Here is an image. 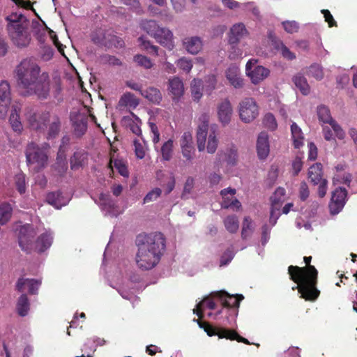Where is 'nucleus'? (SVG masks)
Wrapping results in <instances>:
<instances>
[{
	"mask_svg": "<svg viewBox=\"0 0 357 357\" xmlns=\"http://www.w3.org/2000/svg\"><path fill=\"white\" fill-rule=\"evenodd\" d=\"M199 326L203 328L208 336L218 335L219 338H226L230 340H236L245 344H251L248 340L241 336L234 330L214 327L208 322L199 321Z\"/></svg>",
	"mask_w": 357,
	"mask_h": 357,
	"instance_id": "obj_8",
	"label": "nucleus"
},
{
	"mask_svg": "<svg viewBox=\"0 0 357 357\" xmlns=\"http://www.w3.org/2000/svg\"><path fill=\"white\" fill-rule=\"evenodd\" d=\"M284 30L289 33H294L298 31V24L295 21H286L282 22Z\"/></svg>",
	"mask_w": 357,
	"mask_h": 357,
	"instance_id": "obj_54",
	"label": "nucleus"
},
{
	"mask_svg": "<svg viewBox=\"0 0 357 357\" xmlns=\"http://www.w3.org/2000/svg\"><path fill=\"white\" fill-rule=\"evenodd\" d=\"M291 131L294 146L295 148H299L303 145V136L302 130L296 123H293L291 126Z\"/></svg>",
	"mask_w": 357,
	"mask_h": 357,
	"instance_id": "obj_35",
	"label": "nucleus"
},
{
	"mask_svg": "<svg viewBox=\"0 0 357 357\" xmlns=\"http://www.w3.org/2000/svg\"><path fill=\"white\" fill-rule=\"evenodd\" d=\"M13 208L8 202L0 203V225H5L12 217Z\"/></svg>",
	"mask_w": 357,
	"mask_h": 357,
	"instance_id": "obj_31",
	"label": "nucleus"
},
{
	"mask_svg": "<svg viewBox=\"0 0 357 357\" xmlns=\"http://www.w3.org/2000/svg\"><path fill=\"white\" fill-rule=\"evenodd\" d=\"M330 125L335 132L337 138L342 139L344 137L345 134L341 126L335 121H332Z\"/></svg>",
	"mask_w": 357,
	"mask_h": 357,
	"instance_id": "obj_62",
	"label": "nucleus"
},
{
	"mask_svg": "<svg viewBox=\"0 0 357 357\" xmlns=\"http://www.w3.org/2000/svg\"><path fill=\"white\" fill-rule=\"evenodd\" d=\"M141 96L154 104H159L162 98L159 89L155 87H149L141 91Z\"/></svg>",
	"mask_w": 357,
	"mask_h": 357,
	"instance_id": "obj_25",
	"label": "nucleus"
},
{
	"mask_svg": "<svg viewBox=\"0 0 357 357\" xmlns=\"http://www.w3.org/2000/svg\"><path fill=\"white\" fill-rule=\"evenodd\" d=\"M133 60L139 66L145 69H150L153 66L151 60L144 55L137 54L134 56Z\"/></svg>",
	"mask_w": 357,
	"mask_h": 357,
	"instance_id": "obj_40",
	"label": "nucleus"
},
{
	"mask_svg": "<svg viewBox=\"0 0 357 357\" xmlns=\"http://www.w3.org/2000/svg\"><path fill=\"white\" fill-rule=\"evenodd\" d=\"M169 91L174 98L181 97L184 91L183 83L181 79L174 77L169 80Z\"/></svg>",
	"mask_w": 357,
	"mask_h": 357,
	"instance_id": "obj_27",
	"label": "nucleus"
},
{
	"mask_svg": "<svg viewBox=\"0 0 357 357\" xmlns=\"http://www.w3.org/2000/svg\"><path fill=\"white\" fill-rule=\"evenodd\" d=\"M138 40L140 43L142 49L147 51L149 53H153L155 56L158 54V47L152 45L149 40H145L143 36L139 37Z\"/></svg>",
	"mask_w": 357,
	"mask_h": 357,
	"instance_id": "obj_39",
	"label": "nucleus"
},
{
	"mask_svg": "<svg viewBox=\"0 0 357 357\" xmlns=\"http://www.w3.org/2000/svg\"><path fill=\"white\" fill-rule=\"evenodd\" d=\"M11 103L10 86L7 81L0 82V114H6Z\"/></svg>",
	"mask_w": 357,
	"mask_h": 357,
	"instance_id": "obj_17",
	"label": "nucleus"
},
{
	"mask_svg": "<svg viewBox=\"0 0 357 357\" xmlns=\"http://www.w3.org/2000/svg\"><path fill=\"white\" fill-rule=\"evenodd\" d=\"M293 82L302 94L307 95L310 93V87L306 78L303 75L297 74L293 77Z\"/></svg>",
	"mask_w": 357,
	"mask_h": 357,
	"instance_id": "obj_32",
	"label": "nucleus"
},
{
	"mask_svg": "<svg viewBox=\"0 0 357 357\" xmlns=\"http://www.w3.org/2000/svg\"><path fill=\"white\" fill-rule=\"evenodd\" d=\"M228 56L231 60H236L242 58L243 51L238 47V44H229Z\"/></svg>",
	"mask_w": 357,
	"mask_h": 357,
	"instance_id": "obj_43",
	"label": "nucleus"
},
{
	"mask_svg": "<svg viewBox=\"0 0 357 357\" xmlns=\"http://www.w3.org/2000/svg\"><path fill=\"white\" fill-rule=\"evenodd\" d=\"M182 155L187 160H192L195 153L193 146H183L181 147Z\"/></svg>",
	"mask_w": 357,
	"mask_h": 357,
	"instance_id": "obj_57",
	"label": "nucleus"
},
{
	"mask_svg": "<svg viewBox=\"0 0 357 357\" xmlns=\"http://www.w3.org/2000/svg\"><path fill=\"white\" fill-rule=\"evenodd\" d=\"M102 60L105 63H107L112 66H121V61L120 59L116 58L115 56H112L109 54L104 55L102 57Z\"/></svg>",
	"mask_w": 357,
	"mask_h": 357,
	"instance_id": "obj_58",
	"label": "nucleus"
},
{
	"mask_svg": "<svg viewBox=\"0 0 357 357\" xmlns=\"http://www.w3.org/2000/svg\"><path fill=\"white\" fill-rule=\"evenodd\" d=\"M239 116L245 123H250L255 119L259 115V108L252 98H245L238 106Z\"/></svg>",
	"mask_w": 357,
	"mask_h": 357,
	"instance_id": "obj_12",
	"label": "nucleus"
},
{
	"mask_svg": "<svg viewBox=\"0 0 357 357\" xmlns=\"http://www.w3.org/2000/svg\"><path fill=\"white\" fill-rule=\"evenodd\" d=\"M213 296L218 298L224 307L228 308H238L241 301L244 298L242 294L229 295L224 291H216Z\"/></svg>",
	"mask_w": 357,
	"mask_h": 357,
	"instance_id": "obj_15",
	"label": "nucleus"
},
{
	"mask_svg": "<svg viewBox=\"0 0 357 357\" xmlns=\"http://www.w3.org/2000/svg\"><path fill=\"white\" fill-rule=\"evenodd\" d=\"M310 195V190L306 182L303 181L301 183L299 188V198L301 201H305Z\"/></svg>",
	"mask_w": 357,
	"mask_h": 357,
	"instance_id": "obj_55",
	"label": "nucleus"
},
{
	"mask_svg": "<svg viewBox=\"0 0 357 357\" xmlns=\"http://www.w3.org/2000/svg\"><path fill=\"white\" fill-rule=\"evenodd\" d=\"M24 118L30 130L38 132L47 130V139L55 138L61 130V119L55 113L38 110L31 105H26L24 108Z\"/></svg>",
	"mask_w": 357,
	"mask_h": 357,
	"instance_id": "obj_3",
	"label": "nucleus"
},
{
	"mask_svg": "<svg viewBox=\"0 0 357 357\" xmlns=\"http://www.w3.org/2000/svg\"><path fill=\"white\" fill-rule=\"evenodd\" d=\"M218 140L217 139L215 132L213 130H211L210 133L208 134V142H207V151L209 153H213L215 152L217 147H218Z\"/></svg>",
	"mask_w": 357,
	"mask_h": 357,
	"instance_id": "obj_38",
	"label": "nucleus"
},
{
	"mask_svg": "<svg viewBox=\"0 0 357 357\" xmlns=\"http://www.w3.org/2000/svg\"><path fill=\"white\" fill-rule=\"evenodd\" d=\"M256 62L257 61L253 62L252 60H249L245 66L246 74L255 84L263 81L270 73L269 70L262 66H256L252 68V65L255 64Z\"/></svg>",
	"mask_w": 357,
	"mask_h": 357,
	"instance_id": "obj_13",
	"label": "nucleus"
},
{
	"mask_svg": "<svg viewBox=\"0 0 357 357\" xmlns=\"http://www.w3.org/2000/svg\"><path fill=\"white\" fill-rule=\"evenodd\" d=\"M41 284V281L34 278H30L28 284V291L31 295L38 294V289Z\"/></svg>",
	"mask_w": 357,
	"mask_h": 357,
	"instance_id": "obj_49",
	"label": "nucleus"
},
{
	"mask_svg": "<svg viewBox=\"0 0 357 357\" xmlns=\"http://www.w3.org/2000/svg\"><path fill=\"white\" fill-rule=\"evenodd\" d=\"M317 116L319 120L324 123L331 124L334 121L331 115L330 109L324 105L317 107Z\"/></svg>",
	"mask_w": 357,
	"mask_h": 357,
	"instance_id": "obj_36",
	"label": "nucleus"
},
{
	"mask_svg": "<svg viewBox=\"0 0 357 357\" xmlns=\"http://www.w3.org/2000/svg\"><path fill=\"white\" fill-rule=\"evenodd\" d=\"M347 197V190L342 187L336 188L332 194V197L329 204L331 213L336 215L343 208Z\"/></svg>",
	"mask_w": 357,
	"mask_h": 357,
	"instance_id": "obj_14",
	"label": "nucleus"
},
{
	"mask_svg": "<svg viewBox=\"0 0 357 357\" xmlns=\"http://www.w3.org/2000/svg\"><path fill=\"white\" fill-rule=\"evenodd\" d=\"M268 38L271 42V45L277 51H279L281 49V47L284 45L282 40H280L275 36L273 31L268 32Z\"/></svg>",
	"mask_w": 357,
	"mask_h": 357,
	"instance_id": "obj_51",
	"label": "nucleus"
},
{
	"mask_svg": "<svg viewBox=\"0 0 357 357\" xmlns=\"http://www.w3.org/2000/svg\"><path fill=\"white\" fill-rule=\"evenodd\" d=\"M307 178L313 185H319L317 189L318 196L320 198L325 197L328 190V181L324 178L323 166L320 162L313 164L307 172Z\"/></svg>",
	"mask_w": 357,
	"mask_h": 357,
	"instance_id": "obj_10",
	"label": "nucleus"
},
{
	"mask_svg": "<svg viewBox=\"0 0 357 357\" xmlns=\"http://www.w3.org/2000/svg\"><path fill=\"white\" fill-rule=\"evenodd\" d=\"M52 236L50 233L45 232L36 239L33 249L39 252H43L48 249L52 243Z\"/></svg>",
	"mask_w": 357,
	"mask_h": 357,
	"instance_id": "obj_23",
	"label": "nucleus"
},
{
	"mask_svg": "<svg viewBox=\"0 0 357 357\" xmlns=\"http://www.w3.org/2000/svg\"><path fill=\"white\" fill-rule=\"evenodd\" d=\"M139 103V102L138 99L135 98L134 94L130 92H126L120 98L118 106L119 107H129L131 108H135Z\"/></svg>",
	"mask_w": 357,
	"mask_h": 357,
	"instance_id": "obj_29",
	"label": "nucleus"
},
{
	"mask_svg": "<svg viewBox=\"0 0 357 357\" xmlns=\"http://www.w3.org/2000/svg\"><path fill=\"white\" fill-rule=\"evenodd\" d=\"M236 190L234 188H225L220 191L222 198L221 206L223 208H231L232 209L238 210L241 207V202L234 197Z\"/></svg>",
	"mask_w": 357,
	"mask_h": 357,
	"instance_id": "obj_16",
	"label": "nucleus"
},
{
	"mask_svg": "<svg viewBox=\"0 0 357 357\" xmlns=\"http://www.w3.org/2000/svg\"><path fill=\"white\" fill-rule=\"evenodd\" d=\"M22 18L23 15L17 13H12L6 17L8 35L14 45L20 48L28 46L31 40L30 34L22 23Z\"/></svg>",
	"mask_w": 357,
	"mask_h": 357,
	"instance_id": "obj_5",
	"label": "nucleus"
},
{
	"mask_svg": "<svg viewBox=\"0 0 357 357\" xmlns=\"http://www.w3.org/2000/svg\"><path fill=\"white\" fill-rule=\"evenodd\" d=\"M225 74L227 79L235 89H241L243 87V79L241 77L240 69L237 66H229L227 69Z\"/></svg>",
	"mask_w": 357,
	"mask_h": 357,
	"instance_id": "obj_20",
	"label": "nucleus"
},
{
	"mask_svg": "<svg viewBox=\"0 0 357 357\" xmlns=\"http://www.w3.org/2000/svg\"><path fill=\"white\" fill-rule=\"evenodd\" d=\"M321 13L324 14L325 21L328 22L329 27L337 26L335 20L328 10H322Z\"/></svg>",
	"mask_w": 357,
	"mask_h": 357,
	"instance_id": "obj_64",
	"label": "nucleus"
},
{
	"mask_svg": "<svg viewBox=\"0 0 357 357\" xmlns=\"http://www.w3.org/2000/svg\"><path fill=\"white\" fill-rule=\"evenodd\" d=\"M252 231V220L250 217H245L243 222V227L241 231V236L246 238L247 236Z\"/></svg>",
	"mask_w": 357,
	"mask_h": 357,
	"instance_id": "obj_44",
	"label": "nucleus"
},
{
	"mask_svg": "<svg viewBox=\"0 0 357 357\" xmlns=\"http://www.w3.org/2000/svg\"><path fill=\"white\" fill-rule=\"evenodd\" d=\"M184 45L186 50L192 54H197L202 47V43L199 37H191L185 39Z\"/></svg>",
	"mask_w": 357,
	"mask_h": 357,
	"instance_id": "obj_26",
	"label": "nucleus"
},
{
	"mask_svg": "<svg viewBox=\"0 0 357 357\" xmlns=\"http://www.w3.org/2000/svg\"><path fill=\"white\" fill-rule=\"evenodd\" d=\"M62 198V192L60 190H58L47 193L46 196V201L49 204L59 209L63 205L61 202Z\"/></svg>",
	"mask_w": 357,
	"mask_h": 357,
	"instance_id": "obj_33",
	"label": "nucleus"
},
{
	"mask_svg": "<svg viewBox=\"0 0 357 357\" xmlns=\"http://www.w3.org/2000/svg\"><path fill=\"white\" fill-rule=\"evenodd\" d=\"M15 78L20 87L26 90V96H36L39 100H47L50 93L51 80L46 71L31 58H26L16 66Z\"/></svg>",
	"mask_w": 357,
	"mask_h": 357,
	"instance_id": "obj_1",
	"label": "nucleus"
},
{
	"mask_svg": "<svg viewBox=\"0 0 357 357\" xmlns=\"http://www.w3.org/2000/svg\"><path fill=\"white\" fill-rule=\"evenodd\" d=\"M29 280L30 278H24V277L19 278L15 284V290L20 293L23 292L25 288L28 287Z\"/></svg>",
	"mask_w": 357,
	"mask_h": 357,
	"instance_id": "obj_56",
	"label": "nucleus"
},
{
	"mask_svg": "<svg viewBox=\"0 0 357 357\" xmlns=\"http://www.w3.org/2000/svg\"><path fill=\"white\" fill-rule=\"evenodd\" d=\"M15 185L17 191L20 194H23L26 191L25 176L23 174H19L15 178Z\"/></svg>",
	"mask_w": 357,
	"mask_h": 357,
	"instance_id": "obj_48",
	"label": "nucleus"
},
{
	"mask_svg": "<svg viewBox=\"0 0 357 357\" xmlns=\"http://www.w3.org/2000/svg\"><path fill=\"white\" fill-rule=\"evenodd\" d=\"M133 143L135 146V152L136 156L139 159L144 158L145 156V151L144 146L137 139H135Z\"/></svg>",
	"mask_w": 357,
	"mask_h": 357,
	"instance_id": "obj_59",
	"label": "nucleus"
},
{
	"mask_svg": "<svg viewBox=\"0 0 357 357\" xmlns=\"http://www.w3.org/2000/svg\"><path fill=\"white\" fill-rule=\"evenodd\" d=\"M162 193V190L159 188H155L150 191L144 198V203H149L156 200Z\"/></svg>",
	"mask_w": 357,
	"mask_h": 357,
	"instance_id": "obj_50",
	"label": "nucleus"
},
{
	"mask_svg": "<svg viewBox=\"0 0 357 357\" xmlns=\"http://www.w3.org/2000/svg\"><path fill=\"white\" fill-rule=\"evenodd\" d=\"M50 148L47 142L38 146L35 142L28 144L26 149V158L28 165H36L34 169L39 172L43 169L47 163V151Z\"/></svg>",
	"mask_w": 357,
	"mask_h": 357,
	"instance_id": "obj_7",
	"label": "nucleus"
},
{
	"mask_svg": "<svg viewBox=\"0 0 357 357\" xmlns=\"http://www.w3.org/2000/svg\"><path fill=\"white\" fill-rule=\"evenodd\" d=\"M91 38L94 44L100 47L121 48L124 46V41L121 38L102 29L94 31Z\"/></svg>",
	"mask_w": 357,
	"mask_h": 357,
	"instance_id": "obj_9",
	"label": "nucleus"
},
{
	"mask_svg": "<svg viewBox=\"0 0 357 357\" xmlns=\"http://www.w3.org/2000/svg\"><path fill=\"white\" fill-rule=\"evenodd\" d=\"M88 116L78 114L72 119L74 135L77 137H82L87 130Z\"/></svg>",
	"mask_w": 357,
	"mask_h": 357,
	"instance_id": "obj_19",
	"label": "nucleus"
},
{
	"mask_svg": "<svg viewBox=\"0 0 357 357\" xmlns=\"http://www.w3.org/2000/svg\"><path fill=\"white\" fill-rule=\"evenodd\" d=\"M264 126L271 130H274L277 128L278 124L275 116L271 114H266L263 120Z\"/></svg>",
	"mask_w": 357,
	"mask_h": 357,
	"instance_id": "obj_47",
	"label": "nucleus"
},
{
	"mask_svg": "<svg viewBox=\"0 0 357 357\" xmlns=\"http://www.w3.org/2000/svg\"><path fill=\"white\" fill-rule=\"evenodd\" d=\"M279 52L282 57L287 60H293L296 58L295 54L291 52L290 50L284 45L281 47Z\"/></svg>",
	"mask_w": 357,
	"mask_h": 357,
	"instance_id": "obj_61",
	"label": "nucleus"
},
{
	"mask_svg": "<svg viewBox=\"0 0 357 357\" xmlns=\"http://www.w3.org/2000/svg\"><path fill=\"white\" fill-rule=\"evenodd\" d=\"M136 245L138 250L135 261L138 268L151 270L160 261L165 250V238L160 232L140 234L137 236Z\"/></svg>",
	"mask_w": 357,
	"mask_h": 357,
	"instance_id": "obj_2",
	"label": "nucleus"
},
{
	"mask_svg": "<svg viewBox=\"0 0 357 357\" xmlns=\"http://www.w3.org/2000/svg\"><path fill=\"white\" fill-rule=\"evenodd\" d=\"M217 79L215 75H208L204 79V84L203 86V89H204L208 93H211V91L215 89Z\"/></svg>",
	"mask_w": 357,
	"mask_h": 357,
	"instance_id": "obj_41",
	"label": "nucleus"
},
{
	"mask_svg": "<svg viewBox=\"0 0 357 357\" xmlns=\"http://www.w3.org/2000/svg\"><path fill=\"white\" fill-rule=\"evenodd\" d=\"M16 309L20 316L25 317L27 315L30 309V303L26 294H21L18 298L16 304Z\"/></svg>",
	"mask_w": 357,
	"mask_h": 357,
	"instance_id": "obj_30",
	"label": "nucleus"
},
{
	"mask_svg": "<svg viewBox=\"0 0 357 357\" xmlns=\"http://www.w3.org/2000/svg\"><path fill=\"white\" fill-rule=\"evenodd\" d=\"M303 168V162L301 158L298 156H296L292 162V169H293V175L297 176L298 173L301 171Z\"/></svg>",
	"mask_w": 357,
	"mask_h": 357,
	"instance_id": "obj_60",
	"label": "nucleus"
},
{
	"mask_svg": "<svg viewBox=\"0 0 357 357\" xmlns=\"http://www.w3.org/2000/svg\"><path fill=\"white\" fill-rule=\"evenodd\" d=\"M248 34V31L243 23H237L232 26L229 33V44H238L240 40Z\"/></svg>",
	"mask_w": 357,
	"mask_h": 357,
	"instance_id": "obj_22",
	"label": "nucleus"
},
{
	"mask_svg": "<svg viewBox=\"0 0 357 357\" xmlns=\"http://www.w3.org/2000/svg\"><path fill=\"white\" fill-rule=\"evenodd\" d=\"M233 109L231 104L228 98H225L218 106V116L223 125L230 122Z\"/></svg>",
	"mask_w": 357,
	"mask_h": 357,
	"instance_id": "obj_18",
	"label": "nucleus"
},
{
	"mask_svg": "<svg viewBox=\"0 0 357 357\" xmlns=\"http://www.w3.org/2000/svg\"><path fill=\"white\" fill-rule=\"evenodd\" d=\"M36 235L34 228L29 224L24 225L19 229L18 243L22 250L31 253L33 250V240Z\"/></svg>",
	"mask_w": 357,
	"mask_h": 357,
	"instance_id": "obj_11",
	"label": "nucleus"
},
{
	"mask_svg": "<svg viewBox=\"0 0 357 357\" xmlns=\"http://www.w3.org/2000/svg\"><path fill=\"white\" fill-rule=\"evenodd\" d=\"M21 107L20 105H13L12 107L11 114L10 115V123L15 132H21L22 130V124L20 121V112Z\"/></svg>",
	"mask_w": 357,
	"mask_h": 357,
	"instance_id": "obj_24",
	"label": "nucleus"
},
{
	"mask_svg": "<svg viewBox=\"0 0 357 357\" xmlns=\"http://www.w3.org/2000/svg\"><path fill=\"white\" fill-rule=\"evenodd\" d=\"M114 165L121 176H123L124 177H128L129 172H128V168H127L126 165H125V163L122 160H115L114 161Z\"/></svg>",
	"mask_w": 357,
	"mask_h": 357,
	"instance_id": "obj_52",
	"label": "nucleus"
},
{
	"mask_svg": "<svg viewBox=\"0 0 357 357\" xmlns=\"http://www.w3.org/2000/svg\"><path fill=\"white\" fill-rule=\"evenodd\" d=\"M173 140L169 139L164 143L161 147V154L163 160L169 161L172 158L173 154Z\"/></svg>",
	"mask_w": 357,
	"mask_h": 357,
	"instance_id": "obj_37",
	"label": "nucleus"
},
{
	"mask_svg": "<svg viewBox=\"0 0 357 357\" xmlns=\"http://www.w3.org/2000/svg\"><path fill=\"white\" fill-rule=\"evenodd\" d=\"M309 75L314 77L317 80H321L324 77V73L321 67L318 64H312L309 68Z\"/></svg>",
	"mask_w": 357,
	"mask_h": 357,
	"instance_id": "obj_45",
	"label": "nucleus"
},
{
	"mask_svg": "<svg viewBox=\"0 0 357 357\" xmlns=\"http://www.w3.org/2000/svg\"><path fill=\"white\" fill-rule=\"evenodd\" d=\"M140 27L158 43L171 50L174 48L173 34L167 29L160 27L155 20H144L140 22Z\"/></svg>",
	"mask_w": 357,
	"mask_h": 357,
	"instance_id": "obj_6",
	"label": "nucleus"
},
{
	"mask_svg": "<svg viewBox=\"0 0 357 357\" xmlns=\"http://www.w3.org/2000/svg\"><path fill=\"white\" fill-rule=\"evenodd\" d=\"M270 146L268 142V136L266 132H261L257 141V152L259 159L264 160L269 154Z\"/></svg>",
	"mask_w": 357,
	"mask_h": 357,
	"instance_id": "obj_21",
	"label": "nucleus"
},
{
	"mask_svg": "<svg viewBox=\"0 0 357 357\" xmlns=\"http://www.w3.org/2000/svg\"><path fill=\"white\" fill-rule=\"evenodd\" d=\"M177 66L184 72L188 73L191 70L193 65L190 59L186 57H182L176 61Z\"/></svg>",
	"mask_w": 357,
	"mask_h": 357,
	"instance_id": "obj_46",
	"label": "nucleus"
},
{
	"mask_svg": "<svg viewBox=\"0 0 357 357\" xmlns=\"http://www.w3.org/2000/svg\"><path fill=\"white\" fill-rule=\"evenodd\" d=\"M224 225L229 233L234 234L237 232L239 228L238 218L234 215H228L224 220Z\"/></svg>",
	"mask_w": 357,
	"mask_h": 357,
	"instance_id": "obj_34",
	"label": "nucleus"
},
{
	"mask_svg": "<svg viewBox=\"0 0 357 357\" xmlns=\"http://www.w3.org/2000/svg\"><path fill=\"white\" fill-rule=\"evenodd\" d=\"M199 307H207L210 310H214L216 307V304L211 298L207 297L199 303Z\"/></svg>",
	"mask_w": 357,
	"mask_h": 357,
	"instance_id": "obj_63",
	"label": "nucleus"
},
{
	"mask_svg": "<svg viewBox=\"0 0 357 357\" xmlns=\"http://www.w3.org/2000/svg\"><path fill=\"white\" fill-rule=\"evenodd\" d=\"M201 80L194 79L191 87L192 96L194 100L199 101L202 97V93L201 91Z\"/></svg>",
	"mask_w": 357,
	"mask_h": 357,
	"instance_id": "obj_42",
	"label": "nucleus"
},
{
	"mask_svg": "<svg viewBox=\"0 0 357 357\" xmlns=\"http://www.w3.org/2000/svg\"><path fill=\"white\" fill-rule=\"evenodd\" d=\"M289 278L297 284L292 287V290L297 289L301 294V298L307 301L314 302L320 295L317 289L318 271L312 266L300 268L298 266L291 265L288 267Z\"/></svg>",
	"mask_w": 357,
	"mask_h": 357,
	"instance_id": "obj_4",
	"label": "nucleus"
},
{
	"mask_svg": "<svg viewBox=\"0 0 357 357\" xmlns=\"http://www.w3.org/2000/svg\"><path fill=\"white\" fill-rule=\"evenodd\" d=\"M234 253L230 248L226 250L220 258V266L228 264L234 258Z\"/></svg>",
	"mask_w": 357,
	"mask_h": 357,
	"instance_id": "obj_53",
	"label": "nucleus"
},
{
	"mask_svg": "<svg viewBox=\"0 0 357 357\" xmlns=\"http://www.w3.org/2000/svg\"><path fill=\"white\" fill-rule=\"evenodd\" d=\"M208 135V124L204 122L199 126L197 132V149L199 151H202L206 147V140Z\"/></svg>",
	"mask_w": 357,
	"mask_h": 357,
	"instance_id": "obj_28",
	"label": "nucleus"
}]
</instances>
